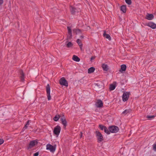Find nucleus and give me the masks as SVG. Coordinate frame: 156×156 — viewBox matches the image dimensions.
Here are the masks:
<instances>
[{
	"label": "nucleus",
	"mask_w": 156,
	"mask_h": 156,
	"mask_svg": "<svg viewBox=\"0 0 156 156\" xmlns=\"http://www.w3.org/2000/svg\"><path fill=\"white\" fill-rule=\"evenodd\" d=\"M96 136L98 142H101L103 140V137L101 133L99 131H96Z\"/></svg>",
	"instance_id": "1"
},
{
	"label": "nucleus",
	"mask_w": 156,
	"mask_h": 156,
	"mask_svg": "<svg viewBox=\"0 0 156 156\" xmlns=\"http://www.w3.org/2000/svg\"><path fill=\"white\" fill-rule=\"evenodd\" d=\"M108 129L110 132L112 133H116L119 130V127L115 126H109Z\"/></svg>",
	"instance_id": "2"
},
{
	"label": "nucleus",
	"mask_w": 156,
	"mask_h": 156,
	"mask_svg": "<svg viewBox=\"0 0 156 156\" xmlns=\"http://www.w3.org/2000/svg\"><path fill=\"white\" fill-rule=\"evenodd\" d=\"M70 11L71 14L73 15H77L78 13L80 12V10L78 9H76L72 6L70 7Z\"/></svg>",
	"instance_id": "3"
},
{
	"label": "nucleus",
	"mask_w": 156,
	"mask_h": 156,
	"mask_svg": "<svg viewBox=\"0 0 156 156\" xmlns=\"http://www.w3.org/2000/svg\"><path fill=\"white\" fill-rule=\"evenodd\" d=\"M47 96L48 101L50 100L51 99L50 95V87L49 84H48L46 87Z\"/></svg>",
	"instance_id": "4"
},
{
	"label": "nucleus",
	"mask_w": 156,
	"mask_h": 156,
	"mask_svg": "<svg viewBox=\"0 0 156 156\" xmlns=\"http://www.w3.org/2000/svg\"><path fill=\"white\" fill-rule=\"evenodd\" d=\"M46 149L49 150L51 152L53 153L56 149V146H53L50 144H48L46 145Z\"/></svg>",
	"instance_id": "5"
},
{
	"label": "nucleus",
	"mask_w": 156,
	"mask_h": 156,
	"mask_svg": "<svg viewBox=\"0 0 156 156\" xmlns=\"http://www.w3.org/2000/svg\"><path fill=\"white\" fill-rule=\"evenodd\" d=\"M129 94V92H126L123 93L122 96V100L123 101H126L128 100Z\"/></svg>",
	"instance_id": "6"
},
{
	"label": "nucleus",
	"mask_w": 156,
	"mask_h": 156,
	"mask_svg": "<svg viewBox=\"0 0 156 156\" xmlns=\"http://www.w3.org/2000/svg\"><path fill=\"white\" fill-rule=\"evenodd\" d=\"M59 83L61 85L65 86L66 87L68 86L67 81L64 77L62 78L59 80Z\"/></svg>",
	"instance_id": "7"
},
{
	"label": "nucleus",
	"mask_w": 156,
	"mask_h": 156,
	"mask_svg": "<svg viewBox=\"0 0 156 156\" xmlns=\"http://www.w3.org/2000/svg\"><path fill=\"white\" fill-rule=\"evenodd\" d=\"M60 131L61 127L59 126L58 125L55 128L53 132L55 135L58 136L59 134Z\"/></svg>",
	"instance_id": "8"
},
{
	"label": "nucleus",
	"mask_w": 156,
	"mask_h": 156,
	"mask_svg": "<svg viewBox=\"0 0 156 156\" xmlns=\"http://www.w3.org/2000/svg\"><path fill=\"white\" fill-rule=\"evenodd\" d=\"M37 144V142L36 140H33L30 142L29 146L28 147V149L31 148L34 146L36 144Z\"/></svg>",
	"instance_id": "9"
},
{
	"label": "nucleus",
	"mask_w": 156,
	"mask_h": 156,
	"mask_svg": "<svg viewBox=\"0 0 156 156\" xmlns=\"http://www.w3.org/2000/svg\"><path fill=\"white\" fill-rule=\"evenodd\" d=\"M95 105L96 107L98 108H101L103 106V103L101 100H98L96 102Z\"/></svg>",
	"instance_id": "10"
},
{
	"label": "nucleus",
	"mask_w": 156,
	"mask_h": 156,
	"mask_svg": "<svg viewBox=\"0 0 156 156\" xmlns=\"http://www.w3.org/2000/svg\"><path fill=\"white\" fill-rule=\"evenodd\" d=\"M60 120L62 122V123L64 126V128H65L67 125V121L64 116L60 118Z\"/></svg>",
	"instance_id": "11"
},
{
	"label": "nucleus",
	"mask_w": 156,
	"mask_h": 156,
	"mask_svg": "<svg viewBox=\"0 0 156 156\" xmlns=\"http://www.w3.org/2000/svg\"><path fill=\"white\" fill-rule=\"evenodd\" d=\"M154 16L152 14H149L147 13L146 16V19L149 20H152L154 18Z\"/></svg>",
	"instance_id": "12"
},
{
	"label": "nucleus",
	"mask_w": 156,
	"mask_h": 156,
	"mask_svg": "<svg viewBox=\"0 0 156 156\" xmlns=\"http://www.w3.org/2000/svg\"><path fill=\"white\" fill-rule=\"evenodd\" d=\"M147 25L153 29H155L156 28V24L153 23H148Z\"/></svg>",
	"instance_id": "13"
},
{
	"label": "nucleus",
	"mask_w": 156,
	"mask_h": 156,
	"mask_svg": "<svg viewBox=\"0 0 156 156\" xmlns=\"http://www.w3.org/2000/svg\"><path fill=\"white\" fill-rule=\"evenodd\" d=\"M108 65L105 64H103L102 65V67L104 71H107L108 70Z\"/></svg>",
	"instance_id": "14"
},
{
	"label": "nucleus",
	"mask_w": 156,
	"mask_h": 156,
	"mask_svg": "<svg viewBox=\"0 0 156 156\" xmlns=\"http://www.w3.org/2000/svg\"><path fill=\"white\" fill-rule=\"evenodd\" d=\"M72 59L74 61L77 62H79L80 60V58L75 55H73V56Z\"/></svg>",
	"instance_id": "15"
},
{
	"label": "nucleus",
	"mask_w": 156,
	"mask_h": 156,
	"mask_svg": "<svg viewBox=\"0 0 156 156\" xmlns=\"http://www.w3.org/2000/svg\"><path fill=\"white\" fill-rule=\"evenodd\" d=\"M103 36L104 37L108 39L110 41L111 40V37L109 34H106L105 32L103 34Z\"/></svg>",
	"instance_id": "16"
},
{
	"label": "nucleus",
	"mask_w": 156,
	"mask_h": 156,
	"mask_svg": "<svg viewBox=\"0 0 156 156\" xmlns=\"http://www.w3.org/2000/svg\"><path fill=\"white\" fill-rule=\"evenodd\" d=\"M120 10L123 12L125 13L126 11V7L125 5H122L121 7Z\"/></svg>",
	"instance_id": "17"
},
{
	"label": "nucleus",
	"mask_w": 156,
	"mask_h": 156,
	"mask_svg": "<svg viewBox=\"0 0 156 156\" xmlns=\"http://www.w3.org/2000/svg\"><path fill=\"white\" fill-rule=\"evenodd\" d=\"M95 69L94 67H91L88 69V73H91L94 72Z\"/></svg>",
	"instance_id": "18"
},
{
	"label": "nucleus",
	"mask_w": 156,
	"mask_h": 156,
	"mask_svg": "<svg viewBox=\"0 0 156 156\" xmlns=\"http://www.w3.org/2000/svg\"><path fill=\"white\" fill-rule=\"evenodd\" d=\"M21 75V79L22 81H23L24 80V75L22 70H21L20 72Z\"/></svg>",
	"instance_id": "19"
},
{
	"label": "nucleus",
	"mask_w": 156,
	"mask_h": 156,
	"mask_svg": "<svg viewBox=\"0 0 156 156\" xmlns=\"http://www.w3.org/2000/svg\"><path fill=\"white\" fill-rule=\"evenodd\" d=\"M126 65L123 64L121 65V69L122 71H124L126 70Z\"/></svg>",
	"instance_id": "20"
},
{
	"label": "nucleus",
	"mask_w": 156,
	"mask_h": 156,
	"mask_svg": "<svg viewBox=\"0 0 156 156\" xmlns=\"http://www.w3.org/2000/svg\"><path fill=\"white\" fill-rule=\"evenodd\" d=\"M73 33H75L76 34H80L81 33V30L79 29H74L73 30Z\"/></svg>",
	"instance_id": "21"
},
{
	"label": "nucleus",
	"mask_w": 156,
	"mask_h": 156,
	"mask_svg": "<svg viewBox=\"0 0 156 156\" xmlns=\"http://www.w3.org/2000/svg\"><path fill=\"white\" fill-rule=\"evenodd\" d=\"M66 46L68 48H70L73 46V44L71 42H66Z\"/></svg>",
	"instance_id": "22"
},
{
	"label": "nucleus",
	"mask_w": 156,
	"mask_h": 156,
	"mask_svg": "<svg viewBox=\"0 0 156 156\" xmlns=\"http://www.w3.org/2000/svg\"><path fill=\"white\" fill-rule=\"evenodd\" d=\"M154 115H147L146 116V118L148 119L151 120L153 119H154L155 117Z\"/></svg>",
	"instance_id": "23"
},
{
	"label": "nucleus",
	"mask_w": 156,
	"mask_h": 156,
	"mask_svg": "<svg viewBox=\"0 0 156 156\" xmlns=\"http://www.w3.org/2000/svg\"><path fill=\"white\" fill-rule=\"evenodd\" d=\"M60 115H56L53 118V120L55 121H57L60 118Z\"/></svg>",
	"instance_id": "24"
},
{
	"label": "nucleus",
	"mask_w": 156,
	"mask_h": 156,
	"mask_svg": "<svg viewBox=\"0 0 156 156\" xmlns=\"http://www.w3.org/2000/svg\"><path fill=\"white\" fill-rule=\"evenodd\" d=\"M30 122V120H28L26 124L25 125V126L23 128V129L24 130H25V129H27V128L28 127V126L29 125V122Z\"/></svg>",
	"instance_id": "25"
},
{
	"label": "nucleus",
	"mask_w": 156,
	"mask_h": 156,
	"mask_svg": "<svg viewBox=\"0 0 156 156\" xmlns=\"http://www.w3.org/2000/svg\"><path fill=\"white\" fill-rule=\"evenodd\" d=\"M115 86L113 84H112L110 85L109 89L110 90H112L115 89Z\"/></svg>",
	"instance_id": "26"
},
{
	"label": "nucleus",
	"mask_w": 156,
	"mask_h": 156,
	"mask_svg": "<svg viewBox=\"0 0 156 156\" xmlns=\"http://www.w3.org/2000/svg\"><path fill=\"white\" fill-rule=\"evenodd\" d=\"M130 111H131L130 110L126 109L122 112V113L123 114L126 115L127 113H128L129 112H130Z\"/></svg>",
	"instance_id": "27"
},
{
	"label": "nucleus",
	"mask_w": 156,
	"mask_h": 156,
	"mask_svg": "<svg viewBox=\"0 0 156 156\" xmlns=\"http://www.w3.org/2000/svg\"><path fill=\"white\" fill-rule=\"evenodd\" d=\"M104 131V132L107 134H110V132L109 131V130H108V129L106 127V128L105 129Z\"/></svg>",
	"instance_id": "28"
},
{
	"label": "nucleus",
	"mask_w": 156,
	"mask_h": 156,
	"mask_svg": "<svg viewBox=\"0 0 156 156\" xmlns=\"http://www.w3.org/2000/svg\"><path fill=\"white\" fill-rule=\"evenodd\" d=\"M67 29L68 30V33L69 34H72V31L71 29V28L70 27H67Z\"/></svg>",
	"instance_id": "29"
},
{
	"label": "nucleus",
	"mask_w": 156,
	"mask_h": 156,
	"mask_svg": "<svg viewBox=\"0 0 156 156\" xmlns=\"http://www.w3.org/2000/svg\"><path fill=\"white\" fill-rule=\"evenodd\" d=\"M99 127L101 130H104L105 129L106 127L105 126H104L101 125H99Z\"/></svg>",
	"instance_id": "30"
},
{
	"label": "nucleus",
	"mask_w": 156,
	"mask_h": 156,
	"mask_svg": "<svg viewBox=\"0 0 156 156\" xmlns=\"http://www.w3.org/2000/svg\"><path fill=\"white\" fill-rule=\"evenodd\" d=\"M76 42L78 44L79 46L82 45V44L81 42V41L80 39H77L76 41Z\"/></svg>",
	"instance_id": "31"
},
{
	"label": "nucleus",
	"mask_w": 156,
	"mask_h": 156,
	"mask_svg": "<svg viewBox=\"0 0 156 156\" xmlns=\"http://www.w3.org/2000/svg\"><path fill=\"white\" fill-rule=\"evenodd\" d=\"M72 37V34H69V35L67 36V40H70Z\"/></svg>",
	"instance_id": "32"
},
{
	"label": "nucleus",
	"mask_w": 156,
	"mask_h": 156,
	"mask_svg": "<svg viewBox=\"0 0 156 156\" xmlns=\"http://www.w3.org/2000/svg\"><path fill=\"white\" fill-rule=\"evenodd\" d=\"M125 2L128 5H130L132 3V2L131 0H125Z\"/></svg>",
	"instance_id": "33"
},
{
	"label": "nucleus",
	"mask_w": 156,
	"mask_h": 156,
	"mask_svg": "<svg viewBox=\"0 0 156 156\" xmlns=\"http://www.w3.org/2000/svg\"><path fill=\"white\" fill-rule=\"evenodd\" d=\"M101 85L100 84H99V83H97L96 84V85L99 88H101L102 87V83H101Z\"/></svg>",
	"instance_id": "34"
},
{
	"label": "nucleus",
	"mask_w": 156,
	"mask_h": 156,
	"mask_svg": "<svg viewBox=\"0 0 156 156\" xmlns=\"http://www.w3.org/2000/svg\"><path fill=\"white\" fill-rule=\"evenodd\" d=\"M153 149L154 151H156V144H154L153 145Z\"/></svg>",
	"instance_id": "35"
},
{
	"label": "nucleus",
	"mask_w": 156,
	"mask_h": 156,
	"mask_svg": "<svg viewBox=\"0 0 156 156\" xmlns=\"http://www.w3.org/2000/svg\"><path fill=\"white\" fill-rule=\"evenodd\" d=\"M4 141L2 139H0V145L4 143Z\"/></svg>",
	"instance_id": "36"
},
{
	"label": "nucleus",
	"mask_w": 156,
	"mask_h": 156,
	"mask_svg": "<svg viewBox=\"0 0 156 156\" xmlns=\"http://www.w3.org/2000/svg\"><path fill=\"white\" fill-rule=\"evenodd\" d=\"M39 155V152H36L35 153H34V156H38Z\"/></svg>",
	"instance_id": "37"
},
{
	"label": "nucleus",
	"mask_w": 156,
	"mask_h": 156,
	"mask_svg": "<svg viewBox=\"0 0 156 156\" xmlns=\"http://www.w3.org/2000/svg\"><path fill=\"white\" fill-rule=\"evenodd\" d=\"M95 56H92L90 58V60L92 61L95 58Z\"/></svg>",
	"instance_id": "38"
},
{
	"label": "nucleus",
	"mask_w": 156,
	"mask_h": 156,
	"mask_svg": "<svg viewBox=\"0 0 156 156\" xmlns=\"http://www.w3.org/2000/svg\"><path fill=\"white\" fill-rule=\"evenodd\" d=\"M3 2V0H0V5L2 4Z\"/></svg>",
	"instance_id": "39"
},
{
	"label": "nucleus",
	"mask_w": 156,
	"mask_h": 156,
	"mask_svg": "<svg viewBox=\"0 0 156 156\" xmlns=\"http://www.w3.org/2000/svg\"><path fill=\"white\" fill-rule=\"evenodd\" d=\"M82 132H80V138H81L82 137Z\"/></svg>",
	"instance_id": "40"
},
{
	"label": "nucleus",
	"mask_w": 156,
	"mask_h": 156,
	"mask_svg": "<svg viewBox=\"0 0 156 156\" xmlns=\"http://www.w3.org/2000/svg\"><path fill=\"white\" fill-rule=\"evenodd\" d=\"M79 46L80 48V49L82 51V45Z\"/></svg>",
	"instance_id": "41"
},
{
	"label": "nucleus",
	"mask_w": 156,
	"mask_h": 156,
	"mask_svg": "<svg viewBox=\"0 0 156 156\" xmlns=\"http://www.w3.org/2000/svg\"><path fill=\"white\" fill-rule=\"evenodd\" d=\"M9 3H10V4H11V2H10V1H9Z\"/></svg>",
	"instance_id": "42"
},
{
	"label": "nucleus",
	"mask_w": 156,
	"mask_h": 156,
	"mask_svg": "<svg viewBox=\"0 0 156 156\" xmlns=\"http://www.w3.org/2000/svg\"><path fill=\"white\" fill-rule=\"evenodd\" d=\"M81 37H82V38H83V36H81Z\"/></svg>",
	"instance_id": "43"
},
{
	"label": "nucleus",
	"mask_w": 156,
	"mask_h": 156,
	"mask_svg": "<svg viewBox=\"0 0 156 156\" xmlns=\"http://www.w3.org/2000/svg\"><path fill=\"white\" fill-rule=\"evenodd\" d=\"M72 156H74L73 155Z\"/></svg>",
	"instance_id": "44"
}]
</instances>
